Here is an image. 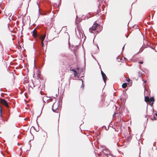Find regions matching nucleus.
Returning <instances> with one entry per match:
<instances>
[{"mask_svg":"<svg viewBox=\"0 0 157 157\" xmlns=\"http://www.w3.org/2000/svg\"><path fill=\"white\" fill-rule=\"evenodd\" d=\"M101 30L100 25L96 22L94 23L92 27L89 29L90 32L95 34L99 33Z\"/></svg>","mask_w":157,"mask_h":157,"instance_id":"1","label":"nucleus"},{"mask_svg":"<svg viewBox=\"0 0 157 157\" xmlns=\"http://www.w3.org/2000/svg\"><path fill=\"white\" fill-rule=\"evenodd\" d=\"M145 101L146 102H148L150 103V105L152 106L153 103L155 101V99L153 97H151L150 98L148 96L145 97Z\"/></svg>","mask_w":157,"mask_h":157,"instance_id":"2","label":"nucleus"},{"mask_svg":"<svg viewBox=\"0 0 157 157\" xmlns=\"http://www.w3.org/2000/svg\"><path fill=\"white\" fill-rule=\"evenodd\" d=\"M58 102H56L54 103L52 106V110L54 112L59 113V109L58 108L59 105Z\"/></svg>","mask_w":157,"mask_h":157,"instance_id":"3","label":"nucleus"},{"mask_svg":"<svg viewBox=\"0 0 157 157\" xmlns=\"http://www.w3.org/2000/svg\"><path fill=\"white\" fill-rule=\"evenodd\" d=\"M75 31L77 35L78 33L80 36H81V35L82 36L83 31L80 27L78 26L75 29Z\"/></svg>","mask_w":157,"mask_h":157,"instance_id":"4","label":"nucleus"},{"mask_svg":"<svg viewBox=\"0 0 157 157\" xmlns=\"http://www.w3.org/2000/svg\"><path fill=\"white\" fill-rule=\"evenodd\" d=\"M0 102L3 105H5L6 106L7 108H9V105L8 104L7 102L6 101L3 99H0Z\"/></svg>","mask_w":157,"mask_h":157,"instance_id":"5","label":"nucleus"},{"mask_svg":"<svg viewBox=\"0 0 157 157\" xmlns=\"http://www.w3.org/2000/svg\"><path fill=\"white\" fill-rule=\"evenodd\" d=\"M43 100L44 102H50L51 101V98L50 97H48L47 96H44L43 97Z\"/></svg>","mask_w":157,"mask_h":157,"instance_id":"6","label":"nucleus"},{"mask_svg":"<svg viewBox=\"0 0 157 157\" xmlns=\"http://www.w3.org/2000/svg\"><path fill=\"white\" fill-rule=\"evenodd\" d=\"M101 73L102 75V76L103 80L104 81L105 83H106V81L107 79V77L105 74L103 72V71L101 70Z\"/></svg>","mask_w":157,"mask_h":157,"instance_id":"7","label":"nucleus"},{"mask_svg":"<svg viewBox=\"0 0 157 157\" xmlns=\"http://www.w3.org/2000/svg\"><path fill=\"white\" fill-rule=\"evenodd\" d=\"M46 25L48 26L49 28H51L53 26V24L51 22V21L50 20L48 22H46Z\"/></svg>","mask_w":157,"mask_h":157,"instance_id":"8","label":"nucleus"},{"mask_svg":"<svg viewBox=\"0 0 157 157\" xmlns=\"http://www.w3.org/2000/svg\"><path fill=\"white\" fill-rule=\"evenodd\" d=\"M46 36V34H45L43 35H41L40 36V38L41 40V41L43 42L45 37Z\"/></svg>","mask_w":157,"mask_h":157,"instance_id":"9","label":"nucleus"},{"mask_svg":"<svg viewBox=\"0 0 157 157\" xmlns=\"http://www.w3.org/2000/svg\"><path fill=\"white\" fill-rule=\"evenodd\" d=\"M37 33L36 30L35 29H34L33 32V36L34 38L36 37L37 36Z\"/></svg>","mask_w":157,"mask_h":157,"instance_id":"10","label":"nucleus"},{"mask_svg":"<svg viewBox=\"0 0 157 157\" xmlns=\"http://www.w3.org/2000/svg\"><path fill=\"white\" fill-rule=\"evenodd\" d=\"M37 77L38 78L40 79H41V76H40L41 74L40 73V72L39 71H37Z\"/></svg>","mask_w":157,"mask_h":157,"instance_id":"11","label":"nucleus"},{"mask_svg":"<svg viewBox=\"0 0 157 157\" xmlns=\"http://www.w3.org/2000/svg\"><path fill=\"white\" fill-rule=\"evenodd\" d=\"M71 71H73V72L74 73V75L75 77H76V76H77V71H76L75 70V69H71Z\"/></svg>","mask_w":157,"mask_h":157,"instance_id":"12","label":"nucleus"},{"mask_svg":"<svg viewBox=\"0 0 157 157\" xmlns=\"http://www.w3.org/2000/svg\"><path fill=\"white\" fill-rule=\"evenodd\" d=\"M9 76L11 78V79L13 81V79H14L13 75L11 73H10L9 75Z\"/></svg>","mask_w":157,"mask_h":157,"instance_id":"13","label":"nucleus"},{"mask_svg":"<svg viewBox=\"0 0 157 157\" xmlns=\"http://www.w3.org/2000/svg\"><path fill=\"white\" fill-rule=\"evenodd\" d=\"M127 86V84L126 83H124L122 85V87L123 88H125Z\"/></svg>","mask_w":157,"mask_h":157,"instance_id":"14","label":"nucleus"},{"mask_svg":"<svg viewBox=\"0 0 157 157\" xmlns=\"http://www.w3.org/2000/svg\"><path fill=\"white\" fill-rule=\"evenodd\" d=\"M144 49V48H140V52H142V51H143V50Z\"/></svg>","mask_w":157,"mask_h":157,"instance_id":"15","label":"nucleus"},{"mask_svg":"<svg viewBox=\"0 0 157 157\" xmlns=\"http://www.w3.org/2000/svg\"><path fill=\"white\" fill-rule=\"evenodd\" d=\"M41 44H42V47H43L44 46V44L43 42L41 41Z\"/></svg>","mask_w":157,"mask_h":157,"instance_id":"16","label":"nucleus"},{"mask_svg":"<svg viewBox=\"0 0 157 157\" xmlns=\"http://www.w3.org/2000/svg\"><path fill=\"white\" fill-rule=\"evenodd\" d=\"M103 100V97L102 96H101V98L99 99V101H102Z\"/></svg>","mask_w":157,"mask_h":157,"instance_id":"17","label":"nucleus"},{"mask_svg":"<svg viewBox=\"0 0 157 157\" xmlns=\"http://www.w3.org/2000/svg\"><path fill=\"white\" fill-rule=\"evenodd\" d=\"M4 71H6L8 72V70L6 67H5V68Z\"/></svg>","mask_w":157,"mask_h":157,"instance_id":"18","label":"nucleus"},{"mask_svg":"<svg viewBox=\"0 0 157 157\" xmlns=\"http://www.w3.org/2000/svg\"><path fill=\"white\" fill-rule=\"evenodd\" d=\"M31 129H35V127L34 126H32L31 128Z\"/></svg>","mask_w":157,"mask_h":157,"instance_id":"19","label":"nucleus"},{"mask_svg":"<svg viewBox=\"0 0 157 157\" xmlns=\"http://www.w3.org/2000/svg\"><path fill=\"white\" fill-rule=\"evenodd\" d=\"M139 63H140V64H142L143 63V62L142 61H140V62H139Z\"/></svg>","mask_w":157,"mask_h":157,"instance_id":"20","label":"nucleus"},{"mask_svg":"<svg viewBox=\"0 0 157 157\" xmlns=\"http://www.w3.org/2000/svg\"><path fill=\"white\" fill-rule=\"evenodd\" d=\"M36 5L38 7V8H39V6L38 5V3H37V2H36Z\"/></svg>","mask_w":157,"mask_h":157,"instance_id":"21","label":"nucleus"},{"mask_svg":"<svg viewBox=\"0 0 157 157\" xmlns=\"http://www.w3.org/2000/svg\"><path fill=\"white\" fill-rule=\"evenodd\" d=\"M127 80L128 82H129L130 81V79H128Z\"/></svg>","mask_w":157,"mask_h":157,"instance_id":"22","label":"nucleus"},{"mask_svg":"<svg viewBox=\"0 0 157 157\" xmlns=\"http://www.w3.org/2000/svg\"><path fill=\"white\" fill-rule=\"evenodd\" d=\"M154 119L155 120H156L157 119L156 118V117H154Z\"/></svg>","mask_w":157,"mask_h":157,"instance_id":"23","label":"nucleus"},{"mask_svg":"<svg viewBox=\"0 0 157 157\" xmlns=\"http://www.w3.org/2000/svg\"><path fill=\"white\" fill-rule=\"evenodd\" d=\"M61 2V0H59V4H60V3Z\"/></svg>","mask_w":157,"mask_h":157,"instance_id":"24","label":"nucleus"},{"mask_svg":"<svg viewBox=\"0 0 157 157\" xmlns=\"http://www.w3.org/2000/svg\"><path fill=\"white\" fill-rule=\"evenodd\" d=\"M155 115L156 117V118H157V114L155 113Z\"/></svg>","mask_w":157,"mask_h":157,"instance_id":"25","label":"nucleus"},{"mask_svg":"<svg viewBox=\"0 0 157 157\" xmlns=\"http://www.w3.org/2000/svg\"><path fill=\"white\" fill-rule=\"evenodd\" d=\"M1 71L2 72H3V70L2 69L1 70Z\"/></svg>","mask_w":157,"mask_h":157,"instance_id":"26","label":"nucleus"},{"mask_svg":"<svg viewBox=\"0 0 157 157\" xmlns=\"http://www.w3.org/2000/svg\"><path fill=\"white\" fill-rule=\"evenodd\" d=\"M1 111H2L1 109H0V112H1Z\"/></svg>","mask_w":157,"mask_h":157,"instance_id":"27","label":"nucleus"},{"mask_svg":"<svg viewBox=\"0 0 157 157\" xmlns=\"http://www.w3.org/2000/svg\"><path fill=\"white\" fill-rule=\"evenodd\" d=\"M35 130H36V132H37V131H38V130H36V129H35Z\"/></svg>","mask_w":157,"mask_h":157,"instance_id":"28","label":"nucleus"},{"mask_svg":"<svg viewBox=\"0 0 157 157\" xmlns=\"http://www.w3.org/2000/svg\"><path fill=\"white\" fill-rule=\"evenodd\" d=\"M2 116V114H0V116L1 117Z\"/></svg>","mask_w":157,"mask_h":157,"instance_id":"29","label":"nucleus"},{"mask_svg":"<svg viewBox=\"0 0 157 157\" xmlns=\"http://www.w3.org/2000/svg\"><path fill=\"white\" fill-rule=\"evenodd\" d=\"M77 69H78V67H77Z\"/></svg>","mask_w":157,"mask_h":157,"instance_id":"30","label":"nucleus"},{"mask_svg":"<svg viewBox=\"0 0 157 157\" xmlns=\"http://www.w3.org/2000/svg\"><path fill=\"white\" fill-rule=\"evenodd\" d=\"M82 82H83V81H82ZM82 84H83V83H82Z\"/></svg>","mask_w":157,"mask_h":157,"instance_id":"31","label":"nucleus"}]
</instances>
